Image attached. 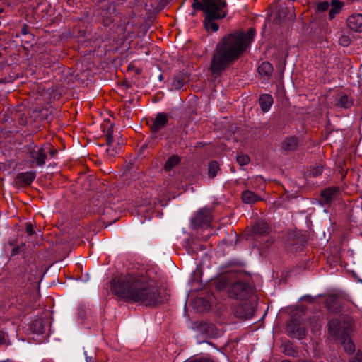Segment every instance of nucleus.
<instances>
[{"label":"nucleus","mask_w":362,"mask_h":362,"mask_svg":"<svg viewBox=\"0 0 362 362\" xmlns=\"http://www.w3.org/2000/svg\"><path fill=\"white\" fill-rule=\"evenodd\" d=\"M113 292L127 302L155 307L163 302L154 281L145 272L122 275L112 280Z\"/></svg>","instance_id":"1"},{"label":"nucleus","mask_w":362,"mask_h":362,"mask_svg":"<svg viewBox=\"0 0 362 362\" xmlns=\"http://www.w3.org/2000/svg\"><path fill=\"white\" fill-rule=\"evenodd\" d=\"M255 36V30L246 33L237 32L221 40L216 45L209 69L214 76H218L247 49Z\"/></svg>","instance_id":"2"},{"label":"nucleus","mask_w":362,"mask_h":362,"mask_svg":"<svg viewBox=\"0 0 362 362\" xmlns=\"http://www.w3.org/2000/svg\"><path fill=\"white\" fill-rule=\"evenodd\" d=\"M226 5L225 0H194L192 7L205 12L204 28L207 31L216 32L218 30V25L214 21L226 16Z\"/></svg>","instance_id":"3"},{"label":"nucleus","mask_w":362,"mask_h":362,"mask_svg":"<svg viewBox=\"0 0 362 362\" xmlns=\"http://www.w3.org/2000/svg\"><path fill=\"white\" fill-rule=\"evenodd\" d=\"M228 293L230 298L245 299L250 296L251 288L247 284L237 281L230 284L228 287Z\"/></svg>","instance_id":"4"},{"label":"nucleus","mask_w":362,"mask_h":362,"mask_svg":"<svg viewBox=\"0 0 362 362\" xmlns=\"http://www.w3.org/2000/svg\"><path fill=\"white\" fill-rule=\"evenodd\" d=\"M328 332L335 339H339L348 332L349 325L339 319H332L329 321Z\"/></svg>","instance_id":"5"},{"label":"nucleus","mask_w":362,"mask_h":362,"mask_svg":"<svg viewBox=\"0 0 362 362\" xmlns=\"http://www.w3.org/2000/svg\"><path fill=\"white\" fill-rule=\"evenodd\" d=\"M288 334L298 339H303L306 335V329L298 320H292L287 325Z\"/></svg>","instance_id":"6"},{"label":"nucleus","mask_w":362,"mask_h":362,"mask_svg":"<svg viewBox=\"0 0 362 362\" xmlns=\"http://www.w3.org/2000/svg\"><path fill=\"white\" fill-rule=\"evenodd\" d=\"M211 221V211L207 209H202L197 213L193 219V224L198 227H204Z\"/></svg>","instance_id":"7"},{"label":"nucleus","mask_w":362,"mask_h":362,"mask_svg":"<svg viewBox=\"0 0 362 362\" xmlns=\"http://www.w3.org/2000/svg\"><path fill=\"white\" fill-rule=\"evenodd\" d=\"M287 13L286 7L282 5L276 6L274 11L269 14V19L274 24H280L286 18Z\"/></svg>","instance_id":"8"},{"label":"nucleus","mask_w":362,"mask_h":362,"mask_svg":"<svg viewBox=\"0 0 362 362\" xmlns=\"http://www.w3.org/2000/svg\"><path fill=\"white\" fill-rule=\"evenodd\" d=\"M168 122V118L166 114L163 112L158 113L156 118L150 126L151 132L156 133L163 129Z\"/></svg>","instance_id":"9"},{"label":"nucleus","mask_w":362,"mask_h":362,"mask_svg":"<svg viewBox=\"0 0 362 362\" xmlns=\"http://www.w3.org/2000/svg\"><path fill=\"white\" fill-rule=\"evenodd\" d=\"M339 188L337 187H330L323 189L321 192L320 202L322 204L330 203L337 195Z\"/></svg>","instance_id":"10"},{"label":"nucleus","mask_w":362,"mask_h":362,"mask_svg":"<svg viewBox=\"0 0 362 362\" xmlns=\"http://www.w3.org/2000/svg\"><path fill=\"white\" fill-rule=\"evenodd\" d=\"M348 27L356 32H362V14H353L347 19Z\"/></svg>","instance_id":"11"},{"label":"nucleus","mask_w":362,"mask_h":362,"mask_svg":"<svg viewBox=\"0 0 362 362\" xmlns=\"http://www.w3.org/2000/svg\"><path fill=\"white\" fill-rule=\"evenodd\" d=\"M252 314L250 305L247 303H240L235 308V315L240 318H248Z\"/></svg>","instance_id":"12"},{"label":"nucleus","mask_w":362,"mask_h":362,"mask_svg":"<svg viewBox=\"0 0 362 362\" xmlns=\"http://www.w3.org/2000/svg\"><path fill=\"white\" fill-rule=\"evenodd\" d=\"M298 141L295 136L286 137L281 143V148L285 151H293L296 149Z\"/></svg>","instance_id":"13"},{"label":"nucleus","mask_w":362,"mask_h":362,"mask_svg":"<svg viewBox=\"0 0 362 362\" xmlns=\"http://www.w3.org/2000/svg\"><path fill=\"white\" fill-rule=\"evenodd\" d=\"M30 157L35 160L37 165H43L45 163V160L47 158L44 147H40L37 151H33L31 152Z\"/></svg>","instance_id":"14"},{"label":"nucleus","mask_w":362,"mask_h":362,"mask_svg":"<svg viewBox=\"0 0 362 362\" xmlns=\"http://www.w3.org/2000/svg\"><path fill=\"white\" fill-rule=\"evenodd\" d=\"M261 110L266 112H268L273 104V98L269 94L261 95L259 99Z\"/></svg>","instance_id":"15"},{"label":"nucleus","mask_w":362,"mask_h":362,"mask_svg":"<svg viewBox=\"0 0 362 362\" xmlns=\"http://www.w3.org/2000/svg\"><path fill=\"white\" fill-rule=\"evenodd\" d=\"M36 177V173L34 171H28L18 173L17 179L19 182L25 185H30Z\"/></svg>","instance_id":"16"},{"label":"nucleus","mask_w":362,"mask_h":362,"mask_svg":"<svg viewBox=\"0 0 362 362\" xmlns=\"http://www.w3.org/2000/svg\"><path fill=\"white\" fill-rule=\"evenodd\" d=\"M269 232V227L268 224L263 221H259L253 226V233L255 235H265Z\"/></svg>","instance_id":"17"},{"label":"nucleus","mask_w":362,"mask_h":362,"mask_svg":"<svg viewBox=\"0 0 362 362\" xmlns=\"http://www.w3.org/2000/svg\"><path fill=\"white\" fill-rule=\"evenodd\" d=\"M338 340H339L343 344L345 351H346L349 354L354 353L355 347L354 343L349 338V332L344 334V336H342Z\"/></svg>","instance_id":"18"},{"label":"nucleus","mask_w":362,"mask_h":362,"mask_svg":"<svg viewBox=\"0 0 362 362\" xmlns=\"http://www.w3.org/2000/svg\"><path fill=\"white\" fill-rule=\"evenodd\" d=\"M332 8L329 12V17L332 20L341 11L344 3L339 0H332L330 4Z\"/></svg>","instance_id":"19"},{"label":"nucleus","mask_w":362,"mask_h":362,"mask_svg":"<svg viewBox=\"0 0 362 362\" xmlns=\"http://www.w3.org/2000/svg\"><path fill=\"white\" fill-rule=\"evenodd\" d=\"M242 199L243 202L245 204H253L260 200L261 198L253 192L246 190L244 191L242 194Z\"/></svg>","instance_id":"20"},{"label":"nucleus","mask_w":362,"mask_h":362,"mask_svg":"<svg viewBox=\"0 0 362 362\" xmlns=\"http://www.w3.org/2000/svg\"><path fill=\"white\" fill-rule=\"evenodd\" d=\"M258 72L262 76L269 77L273 73V66L268 62H262L258 67Z\"/></svg>","instance_id":"21"},{"label":"nucleus","mask_w":362,"mask_h":362,"mask_svg":"<svg viewBox=\"0 0 362 362\" xmlns=\"http://www.w3.org/2000/svg\"><path fill=\"white\" fill-rule=\"evenodd\" d=\"M187 80L188 78L185 75H177L174 77L172 81V87L176 90H179L184 86L185 83L187 81Z\"/></svg>","instance_id":"22"},{"label":"nucleus","mask_w":362,"mask_h":362,"mask_svg":"<svg viewBox=\"0 0 362 362\" xmlns=\"http://www.w3.org/2000/svg\"><path fill=\"white\" fill-rule=\"evenodd\" d=\"M30 329L37 334H42L45 332L44 322L41 319H36L32 322Z\"/></svg>","instance_id":"23"},{"label":"nucleus","mask_w":362,"mask_h":362,"mask_svg":"<svg viewBox=\"0 0 362 362\" xmlns=\"http://www.w3.org/2000/svg\"><path fill=\"white\" fill-rule=\"evenodd\" d=\"M339 102L337 105L344 108H349L353 105V100L347 95L342 94L339 95Z\"/></svg>","instance_id":"24"},{"label":"nucleus","mask_w":362,"mask_h":362,"mask_svg":"<svg viewBox=\"0 0 362 362\" xmlns=\"http://www.w3.org/2000/svg\"><path fill=\"white\" fill-rule=\"evenodd\" d=\"M194 304L199 312H204L210 308L209 301L202 298H197L194 301Z\"/></svg>","instance_id":"25"},{"label":"nucleus","mask_w":362,"mask_h":362,"mask_svg":"<svg viewBox=\"0 0 362 362\" xmlns=\"http://www.w3.org/2000/svg\"><path fill=\"white\" fill-rule=\"evenodd\" d=\"M180 158L177 156H170L166 161L164 169L166 171L171 170L175 166L178 165L180 163Z\"/></svg>","instance_id":"26"},{"label":"nucleus","mask_w":362,"mask_h":362,"mask_svg":"<svg viewBox=\"0 0 362 362\" xmlns=\"http://www.w3.org/2000/svg\"><path fill=\"white\" fill-rule=\"evenodd\" d=\"M220 170V166L218 162L211 161L208 165V175L209 177L213 178L216 176Z\"/></svg>","instance_id":"27"},{"label":"nucleus","mask_w":362,"mask_h":362,"mask_svg":"<svg viewBox=\"0 0 362 362\" xmlns=\"http://www.w3.org/2000/svg\"><path fill=\"white\" fill-rule=\"evenodd\" d=\"M237 163L240 165L243 166L249 163L250 158L247 155L238 154L236 157Z\"/></svg>","instance_id":"28"},{"label":"nucleus","mask_w":362,"mask_h":362,"mask_svg":"<svg viewBox=\"0 0 362 362\" xmlns=\"http://www.w3.org/2000/svg\"><path fill=\"white\" fill-rule=\"evenodd\" d=\"M113 125H110V127L107 128L105 137H106V143L108 146H110L112 144L113 141Z\"/></svg>","instance_id":"29"},{"label":"nucleus","mask_w":362,"mask_h":362,"mask_svg":"<svg viewBox=\"0 0 362 362\" xmlns=\"http://www.w3.org/2000/svg\"><path fill=\"white\" fill-rule=\"evenodd\" d=\"M322 170L323 167L322 165H317L310 170V175H312L313 177H317L322 174Z\"/></svg>","instance_id":"30"},{"label":"nucleus","mask_w":362,"mask_h":362,"mask_svg":"<svg viewBox=\"0 0 362 362\" xmlns=\"http://www.w3.org/2000/svg\"><path fill=\"white\" fill-rule=\"evenodd\" d=\"M329 4L327 1L320 2L317 4L316 10L319 12H323L329 8Z\"/></svg>","instance_id":"31"},{"label":"nucleus","mask_w":362,"mask_h":362,"mask_svg":"<svg viewBox=\"0 0 362 362\" xmlns=\"http://www.w3.org/2000/svg\"><path fill=\"white\" fill-rule=\"evenodd\" d=\"M284 352L288 356H294L296 354V351L291 344H288L284 346Z\"/></svg>","instance_id":"32"},{"label":"nucleus","mask_w":362,"mask_h":362,"mask_svg":"<svg viewBox=\"0 0 362 362\" xmlns=\"http://www.w3.org/2000/svg\"><path fill=\"white\" fill-rule=\"evenodd\" d=\"M339 42L344 47H348L350 45V40L349 37L343 35L339 38Z\"/></svg>","instance_id":"33"},{"label":"nucleus","mask_w":362,"mask_h":362,"mask_svg":"<svg viewBox=\"0 0 362 362\" xmlns=\"http://www.w3.org/2000/svg\"><path fill=\"white\" fill-rule=\"evenodd\" d=\"M229 284L228 279L223 277L221 280L219 281V282L217 284V288L218 289H221L222 288H225L228 286Z\"/></svg>","instance_id":"34"},{"label":"nucleus","mask_w":362,"mask_h":362,"mask_svg":"<svg viewBox=\"0 0 362 362\" xmlns=\"http://www.w3.org/2000/svg\"><path fill=\"white\" fill-rule=\"evenodd\" d=\"M26 232L29 235H32L35 233L33 226L30 223H26Z\"/></svg>","instance_id":"35"},{"label":"nucleus","mask_w":362,"mask_h":362,"mask_svg":"<svg viewBox=\"0 0 362 362\" xmlns=\"http://www.w3.org/2000/svg\"><path fill=\"white\" fill-rule=\"evenodd\" d=\"M311 325H312L313 331H317L320 327V325L318 320H315L314 322L313 323L312 322Z\"/></svg>","instance_id":"36"},{"label":"nucleus","mask_w":362,"mask_h":362,"mask_svg":"<svg viewBox=\"0 0 362 362\" xmlns=\"http://www.w3.org/2000/svg\"><path fill=\"white\" fill-rule=\"evenodd\" d=\"M84 355L86 357V362H94V356L93 355L88 356L87 354V351H84Z\"/></svg>","instance_id":"37"},{"label":"nucleus","mask_w":362,"mask_h":362,"mask_svg":"<svg viewBox=\"0 0 362 362\" xmlns=\"http://www.w3.org/2000/svg\"><path fill=\"white\" fill-rule=\"evenodd\" d=\"M189 362H214V361L211 359H207V358H197V359L191 360Z\"/></svg>","instance_id":"38"},{"label":"nucleus","mask_w":362,"mask_h":362,"mask_svg":"<svg viewBox=\"0 0 362 362\" xmlns=\"http://www.w3.org/2000/svg\"><path fill=\"white\" fill-rule=\"evenodd\" d=\"M21 33L23 35H26L28 34V33H29L28 27L26 24L23 25V28H21Z\"/></svg>","instance_id":"39"},{"label":"nucleus","mask_w":362,"mask_h":362,"mask_svg":"<svg viewBox=\"0 0 362 362\" xmlns=\"http://www.w3.org/2000/svg\"><path fill=\"white\" fill-rule=\"evenodd\" d=\"M106 153L110 156H114L117 152L115 151L114 148H112L111 147H109V148H107Z\"/></svg>","instance_id":"40"},{"label":"nucleus","mask_w":362,"mask_h":362,"mask_svg":"<svg viewBox=\"0 0 362 362\" xmlns=\"http://www.w3.org/2000/svg\"><path fill=\"white\" fill-rule=\"evenodd\" d=\"M50 155L52 157H54L55 154L57 153V151L56 149H52L50 150Z\"/></svg>","instance_id":"41"},{"label":"nucleus","mask_w":362,"mask_h":362,"mask_svg":"<svg viewBox=\"0 0 362 362\" xmlns=\"http://www.w3.org/2000/svg\"><path fill=\"white\" fill-rule=\"evenodd\" d=\"M4 341V334L0 332V344H2Z\"/></svg>","instance_id":"42"},{"label":"nucleus","mask_w":362,"mask_h":362,"mask_svg":"<svg viewBox=\"0 0 362 362\" xmlns=\"http://www.w3.org/2000/svg\"><path fill=\"white\" fill-rule=\"evenodd\" d=\"M351 362H362V361L356 358L352 359Z\"/></svg>","instance_id":"43"},{"label":"nucleus","mask_w":362,"mask_h":362,"mask_svg":"<svg viewBox=\"0 0 362 362\" xmlns=\"http://www.w3.org/2000/svg\"><path fill=\"white\" fill-rule=\"evenodd\" d=\"M112 21V19H111V18H110V19L108 20V21H109V22H111Z\"/></svg>","instance_id":"44"}]
</instances>
